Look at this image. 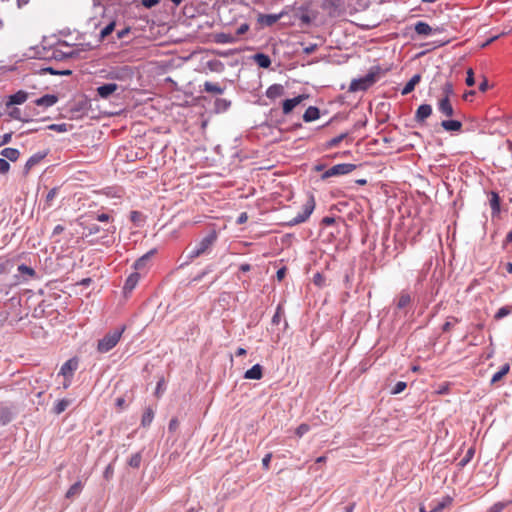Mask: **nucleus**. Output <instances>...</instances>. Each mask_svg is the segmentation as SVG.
Segmentation results:
<instances>
[{
    "label": "nucleus",
    "instance_id": "864d4df0",
    "mask_svg": "<svg viewBox=\"0 0 512 512\" xmlns=\"http://www.w3.org/2000/svg\"><path fill=\"white\" fill-rule=\"evenodd\" d=\"M49 129L55 130L58 132H65L66 131V124H52L49 126Z\"/></svg>",
    "mask_w": 512,
    "mask_h": 512
},
{
    "label": "nucleus",
    "instance_id": "6e6d98bb",
    "mask_svg": "<svg viewBox=\"0 0 512 512\" xmlns=\"http://www.w3.org/2000/svg\"><path fill=\"white\" fill-rule=\"evenodd\" d=\"M159 3V0H142L143 6L146 8H152Z\"/></svg>",
    "mask_w": 512,
    "mask_h": 512
},
{
    "label": "nucleus",
    "instance_id": "72a5a7b5",
    "mask_svg": "<svg viewBox=\"0 0 512 512\" xmlns=\"http://www.w3.org/2000/svg\"><path fill=\"white\" fill-rule=\"evenodd\" d=\"M18 271L21 274L28 276L29 278H34L36 276L35 270L33 268L25 265V264L19 265L18 266Z\"/></svg>",
    "mask_w": 512,
    "mask_h": 512
},
{
    "label": "nucleus",
    "instance_id": "9b49d317",
    "mask_svg": "<svg viewBox=\"0 0 512 512\" xmlns=\"http://www.w3.org/2000/svg\"><path fill=\"white\" fill-rule=\"evenodd\" d=\"M282 17V13L280 14H258L257 22L262 26H272L274 25L280 18Z\"/></svg>",
    "mask_w": 512,
    "mask_h": 512
},
{
    "label": "nucleus",
    "instance_id": "4468645a",
    "mask_svg": "<svg viewBox=\"0 0 512 512\" xmlns=\"http://www.w3.org/2000/svg\"><path fill=\"white\" fill-rule=\"evenodd\" d=\"M263 377V367L260 364H255L248 369L245 374V379L260 380Z\"/></svg>",
    "mask_w": 512,
    "mask_h": 512
},
{
    "label": "nucleus",
    "instance_id": "c03bdc74",
    "mask_svg": "<svg viewBox=\"0 0 512 512\" xmlns=\"http://www.w3.org/2000/svg\"><path fill=\"white\" fill-rule=\"evenodd\" d=\"M407 387V384L406 382H403V381H399L395 384L393 390H392V394H399L401 392H403Z\"/></svg>",
    "mask_w": 512,
    "mask_h": 512
},
{
    "label": "nucleus",
    "instance_id": "c756f323",
    "mask_svg": "<svg viewBox=\"0 0 512 512\" xmlns=\"http://www.w3.org/2000/svg\"><path fill=\"white\" fill-rule=\"evenodd\" d=\"M204 90L208 93H213L216 95L223 93V88H221L217 83L208 81L204 83Z\"/></svg>",
    "mask_w": 512,
    "mask_h": 512
},
{
    "label": "nucleus",
    "instance_id": "052dcab7",
    "mask_svg": "<svg viewBox=\"0 0 512 512\" xmlns=\"http://www.w3.org/2000/svg\"><path fill=\"white\" fill-rule=\"evenodd\" d=\"M322 225L324 226H330L335 223V219L333 217H324L321 221Z\"/></svg>",
    "mask_w": 512,
    "mask_h": 512
},
{
    "label": "nucleus",
    "instance_id": "1a4fd4ad",
    "mask_svg": "<svg viewBox=\"0 0 512 512\" xmlns=\"http://www.w3.org/2000/svg\"><path fill=\"white\" fill-rule=\"evenodd\" d=\"M117 90L118 85L115 83H106L96 89L98 96L102 99H108Z\"/></svg>",
    "mask_w": 512,
    "mask_h": 512
},
{
    "label": "nucleus",
    "instance_id": "37998d69",
    "mask_svg": "<svg viewBox=\"0 0 512 512\" xmlns=\"http://www.w3.org/2000/svg\"><path fill=\"white\" fill-rule=\"evenodd\" d=\"M282 315H283V309L279 305L276 309L274 316L272 317V323L278 325L281 321Z\"/></svg>",
    "mask_w": 512,
    "mask_h": 512
},
{
    "label": "nucleus",
    "instance_id": "a211bd4d",
    "mask_svg": "<svg viewBox=\"0 0 512 512\" xmlns=\"http://www.w3.org/2000/svg\"><path fill=\"white\" fill-rule=\"evenodd\" d=\"M28 98V93L25 91H18L15 94L11 95L9 97V100L7 102V106L9 105H16V104H22L24 103Z\"/></svg>",
    "mask_w": 512,
    "mask_h": 512
},
{
    "label": "nucleus",
    "instance_id": "473e14b6",
    "mask_svg": "<svg viewBox=\"0 0 512 512\" xmlns=\"http://www.w3.org/2000/svg\"><path fill=\"white\" fill-rule=\"evenodd\" d=\"M441 91H442V98L450 99V97L454 94L453 84L450 81H447L442 86Z\"/></svg>",
    "mask_w": 512,
    "mask_h": 512
},
{
    "label": "nucleus",
    "instance_id": "f8f14e48",
    "mask_svg": "<svg viewBox=\"0 0 512 512\" xmlns=\"http://www.w3.org/2000/svg\"><path fill=\"white\" fill-rule=\"evenodd\" d=\"M285 93V89L283 85L281 84H273L269 86L266 90V97L275 100L281 96H283Z\"/></svg>",
    "mask_w": 512,
    "mask_h": 512
},
{
    "label": "nucleus",
    "instance_id": "4be33fe9",
    "mask_svg": "<svg viewBox=\"0 0 512 512\" xmlns=\"http://www.w3.org/2000/svg\"><path fill=\"white\" fill-rule=\"evenodd\" d=\"M510 371V365L504 364L498 372H496L491 378V384L494 385L501 381Z\"/></svg>",
    "mask_w": 512,
    "mask_h": 512
},
{
    "label": "nucleus",
    "instance_id": "f257e3e1",
    "mask_svg": "<svg viewBox=\"0 0 512 512\" xmlns=\"http://www.w3.org/2000/svg\"><path fill=\"white\" fill-rule=\"evenodd\" d=\"M218 234L215 230L210 231L205 237L197 242L193 247H188L186 251L185 264L193 261L194 259L208 253L213 245L216 243Z\"/></svg>",
    "mask_w": 512,
    "mask_h": 512
},
{
    "label": "nucleus",
    "instance_id": "aec40b11",
    "mask_svg": "<svg viewBox=\"0 0 512 512\" xmlns=\"http://www.w3.org/2000/svg\"><path fill=\"white\" fill-rule=\"evenodd\" d=\"M441 126L446 131L458 132L462 129V123L458 120H443Z\"/></svg>",
    "mask_w": 512,
    "mask_h": 512
},
{
    "label": "nucleus",
    "instance_id": "bb28decb",
    "mask_svg": "<svg viewBox=\"0 0 512 512\" xmlns=\"http://www.w3.org/2000/svg\"><path fill=\"white\" fill-rule=\"evenodd\" d=\"M453 502V499L452 497L450 496H445L442 498V500L440 502L437 503V505L432 508L429 512H442L443 509H445L446 507H449Z\"/></svg>",
    "mask_w": 512,
    "mask_h": 512
},
{
    "label": "nucleus",
    "instance_id": "f3484780",
    "mask_svg": "<svg viewBox=\"0 0 512 512\" xmlns=\"http://www.w3.org/2000/svg\"><path fill=\"white\" fill-rule=\"evenodd\" d=\"M139 280H140V273L134 272V273L130 274L124 284V288H123L124 292L125 293L131 292L136 287Z\"/></svg>",
    "mask_w": 512,
    "mask_h": 512
},
{
    "label": "nucleus",
    "instance_id": "a878e982",
    "mask_svg": "<svg viewBox=\"0 0 512 512\" xmlns=\"http://www.w3.org/2000/svg\"><path fill=\"white\" fill-rule=\"evenodd\" d=\"M237 37L228 33H218L215 35V41L219 44H229L236 42Z\"/></svg>",
    "mask_w": 512,
    "mask_h": 512
},
{
    "label": "nucleus",
    "instance_id": "39448f33",
    "mask_svg": "<svg viewBox=\"0 0 512 512\" xmlns=\"http://www.w3.org/2000/svg\"><path fill=\"white\" fill-rule=\"evenodd\" d=\"M78 363L79 362L77 358H71L61 366L60 374L65 378V382L63 384L64 388H68L70 386L74 372L78 368Z\"/></svg>",
    "mask_w": 512,
    "mask_h": 512
},
{
    "label": "nucleus",
    "instance_id": "c85d7f7f",
    "mask_svg": "<svg viewBox=\"0 0 512 512\" xmlns=\"http://www.w3.org/2000/svg\"><path fill=\"white\" fill-rule=\"evenodd\" d=\"M411 303V296L409 293L403 291L398 297L397 307L399 309L407 307Z\"/></svg>",
    "mask_w": 512,
    "mask_h": 512
},
{
    "label": "nucleus",
    "instance_id": "774afa93",
    "mask_svg": "<svg viewBox=\"0 0 512 512\" xmlns=\"http://www.w3.org/2000/svg\"><path fill=\"white\" fill-rule=\"evenodd\" d=\"M116 406L120 409L124 408L125 406V399L123 397H119L116 399Z\"/></svg>",
    "mask_w": 512,
    "mask_h": 512
},
{
    "label": "nucleus",
    "instance_id": "4d7b16f0",
    "mask_svg": "<svg viewBox=\"0 0 512 512\" xmlns=\"http://www.w3.org/2000/svg\"><path fill=\"white\" fill-rule=\"evenodd\" d=\"M317 49V44H310L303 48V52L307 55L312 54Z\"/></svg>",
    "mask_w": 512,
    "mask_h": 512
},
{
    "label": "nucleus",
    "instance_id": "a19ab883",
    "mask_svg": "<svg viewBox=\"0 0 512 512\" xmlns=\"http://www.w3.org/2000/svg\"><path fill=\"white\" fill-rule=\"evenodd\" d=\"M458 322L457 318L451 317L449 318L442 326L443 332H449L454 325Z\"/></svg>",
    "mask_w": 512,
    "mask_h": 512
},
{
    "label": "nucleus",
    "instance_id": "ea45409f",
    "mask_svg": "<svg viewBox=\"0 0 512 512\" xmlns=\"http://www.w3.org/2000/svg\"><path fill=\"white\" fill-rule=\"evenodd\" d=\"M511 311H512L511 307H508V306L501 307L495 314V319L500 320V319L506 317L507 315H509L511 313Z\"/></svg>",
    "mask_w": 512,
    "mask_h": 512
},
{
    "label": "nucleus",
    "instance_id": "3c124183",
    "mask_svg": "<svg viewBox=\"0 0 512 512\" xmlns=\"http://www.w3.org/2000/svg\"><path fill=\"white\" fill-rule=\"evenodd\" d=\"M249 29H250L249 24H248V23H243V24H241V25L238 27V29H237V31H236V35H237V36L244 35L245 33H247V32L249 31Z\"/></svg>",
    "mask_w": 512,
    "mask_h": 512
},
{
    "label": "nucleus",
    "instance_id": "58836bf2",
    "mask_svg": "<svg viewBox=\"0 0 512 512\" xmlns=\"http://www.w3.org/2000/svg\"><path fill=\"white\" fill-rule=\"evenodd\" d=\"M510 502H497L493 506H491L486 512H502L505 507H507Z\"/></svg>",
    "mask_w": 512,
    "mask_h": 512
},
{
    "label": "nucleus",
    "instance_id": "8fccbe9b",
    "mask_svg": "<svg viewBox=\"0 0 512 512\" xmlns=\"http://www.w3.org/2000/svg\"><path fill=\"white\" fill-rule=\"evenodd\" d=\"M113 474H114V467L109 464L104 472H103V477L106 479V480H110L112 477H113Z\"/></svg>",
    "mask_w": 512,
    "mask_h": 512
},
{
    "label": "nucleus",
    "instance_id": "2f4dec72",
    "mask_svg": "<svg viewBox=\"0 0 512 512\" xmlns=\"http://www.w3.org/2000/svg\"><path fill=\"white\" fill-rule=\"evenodd\" d=\"M69 405H70V401L69 400L61 399V400L57 401V403L54 406L53 411H54L55 414L59 415L62 412H64Z\"/></svg>",
    "mask_w": 512,
    "mask_h": 512
},
{
    "label": "nucleus",
    "instance_id": "9d476101",
    "mask_svg": "<svg viewBox=\"0 0 512 512\" xmlns=\"http://www.w3.org/2000/svg\"><path fill=\"white\" fill-rule=\"evenodd\" d=\"M432 114V107L429 104L420 105L415 112V121L424 123L425 120Z\"/></svg>",
    "mask_w": 512,
    "mask_h": 512
},
{
    "label": "nucleus",
    "instance_id": "0e129e2a",
    "mask_svg": "<svg viewBox=\"0 0 512 512\" xmlns=\"http://www.w3.org/2000/svg\"><path fill=\"white\" fill-rule=\"evenodd\" d=\"M63 231H64V226L56 225L53 229L52 235L55 236V235L61 234Z\"/></svg>",
    "mask_w": 512,
    "mask_h": 512
},
{
    "label": "nucleus",
    "instance_id": "e433bc0d",
    "mask_svg": "<svg viewBox=\"0 0 512 512\" xmlns=\"http://www.w3.org/2000/svg\"><path fill=\"white\" fill-rule=\"evenodd\" d=\"M115 29V22L112 21L100 31V40L105 39Z\"/></svg>",
    "mask_w": 512,
    "mask_h": 512
},
{
    "label": "nucleus",
    "instance_id": "09e8293b",
    "mask_svg": "<svg viewBox=\"0 0 512 512\" xmlns=\"http://www.w3.org/2000/svg\"><path fill=\"white\" fill-rule=\"evenodd\" d=\"M10 169V164L8 163V161L4 158H1L0 159V173L1 174H6Z\"/></svg>",
    "mask_w": 512,
    "mask_h": 512
},
{
    "label": "nucleus",
    "instance_id": "ddd939ff",
    "mask_svg": "<svg viewBox=\"0 0 512 512\" xmlns=\"http://www.w3.org/2000/svg\"><path fill=\"white\" fill-rule=\"evenodd\" d=\"M438 110L446 117L454 115V109L451 105L450 99L441 98L438 102Z\"/></svg>",
    "mask_w": 512,
    "mask_h": 512
},
{
    "label": "nucleus",
    "instance_id": "423d86ee",
    "mask_svg": "<svg viewBox=\"0 0 512 512\" xmlns=\"http://www.w3.org/2000/svg\"><path fill=\"white\" fill-rule=\"evenodd\" d=\"M355 169H356L355 164H351V163L337 164V165L332 166L328 170H326L324 172V174L322 175V179H327V178L333 177V176L346 175V174L351 173Z\"/></svg>",
    "mask_w": 512,
    "mask_h": 512
},
{
    "label": "nucleus",
    "instance_id": "f03ea898",
    "mask_svg": "<svg viewBox=\"0 0 512 512\" xmlns=\"http://www.w3.org/2000/svg\"><path fill=\"white\" fill-rule=\"evenodd\" d=\"M125 330L126 326L123 325L113 331L106 333L103 338L98 340L97 351L99 353H107L112 350L119 343Z\"/></svg>",
    "mask_w": 512,
    "mask_h": 512
},
{
    "label": "nucleus",
    "instance_id": "7ed1b4c3",
    "mask_svg": "<svg viewBox=\"0 0 512 512\" xmlns=\"http://www.w3.org/2000/svg\"><path fill=\"white\" fill-rule=\"evenodd\" d=\"M314 209H315V200H314V197L312 195H310L308 197L307 201L303 204L302 211L300 213H298L297 216H295L294 218L289 220L287 222V225L294 226V225H297V224L307 221V219L310 217V215L312 214Z\"/></svg>",
    "mask_w": 512,
    "mask_h": 512
},
{
    "label": "nucleus",
    "instance_id": "69168bd1",
    "mask_svg": "<svg viewBox=\"0 0 512 512\" xmlns=\"http://www.w3.org/2000/svg\"><path fill=\"white\" fill-rule=\"evenodd\" d=\"M88 229H89V231H88V234H86L87 236H88V235H92V234H96V233H98V232H99V230H100V229H99V226H98V225H95V224H94V225H92V226H90Z\"/></svg>",
    "mask_w": 512,
    "mask_h": 512
},
{
    "label": "nucleus",
    "instance_id": "2eb2a0df",
    "mask_svg": "<svg viewBox=\"0 0 512 512\" xmlns=\"http://www.w3.org/2000/svg\"><path fill=\"white\" fill-rule=\"evenodd\" d=\"M414 29L418 35H422V36H428V35L435 33L439 30L438 28L433 29L428 23L423 22V21L417 22L415 24Z\"/></svg>",
    "mask_w": 512,
    "mask_h": 512
},
{
    "label": "nucleus",
    "instance_id": "f704fd0d",
    "mask_svg": "<svg viewBox=\"0 0 512 512\" xmlns=\"http://www.w3.org/2000/svg\"><path fill=\"white\" fill-rule=\"evenodd\" d=\"M490 205L494 212L498 213L500 211V198L497 193H491Z\"/></svg>",
    "mask_w": 512,
    "mask_h": 512
},
{
    "label": "nucleus",
    "instance_id": "603ef678",
    "mask_svg": "<svg viewBox=\"0 0 512 512\" xmlns=\"http://www.w3.org/2000/svg\"><path fill=\"white\" fill-rule=\"evenodd\" d=\"M271 458H272V454L271 453H268L264 456V458L262 459V465H263V468L268 470L269 467H270V461H271Z\"/></svg>",
    "mask_w": 512,
    "mask_h": 512
},
{
    "label": "nucleus",
    "instance_id": "b1692460",
    "mask_svg": "<svg viewBox=\"0 0 512 512\" xmlns=\"http://www.w3.org/2000/svg\"><path fill=\"white\" fill-rule=\"evenodd\" d=\"M421 76L419 74L414 75L404 86L402 89V95H407L411 93L415 86L420 82Z\"/></svg>",
    "mask_w": 512,
    "mask_h": 512
},
{
    "label": "nucleus",
    "instance_id": "cd10ccee",
    "mask_svg": "<svg viewBox=\"0 0 512 512\" xmlns=\"http://www.w3.org/2000/svg\"><path fill=\"white\" fill-rule=\"evenodd\" d=\"M154 419V410L151 407H147L143 413L141 419V425L143 427H148Z\"/></svg>",
    "mask_w": 512,
    "mask_h": 512
},
{
    "label": "nucleus",
    "instance_id": "338daca9",
    "mask_svg": "<svg viewBox=\"0 0 512 512\" xmlns=\"http://www.w3.org/2000/svg\"><path fill=\"white\" fill-rule=\"evenodd\" d=\"M247 219H248L247 214H246L245 212H243V213H241V214L239 215V217H238V219H237V223H238V224H243V223H245V222L247 221Z\"/></svg>",
    "mask_w": 512,
    "mask_h": 512
},
{
    "label": "nucleus",
    "instance_id": "5701e85b",
    "mask_svg": "<svg viewBox=\"0 0 512 512\" xmlns=\"http://www.w3.org/2000/svg\"><path fill=\"white\" fill-rule=\"evenodd\" d=\"M83 489V484L81 481H77L73 485L70 486V488L67 490L65 497L67 499H73L74 497L78 496Z\"/></svg>",
    "mask_w": 512,
    "mask_h": 512
},
{
    "label": "nucleus",
    "instance_id": "393cba45",
    "mask_svg": "<svg viewBox=\"0 0 512 512\" xmlns=\"http://www.w3.org/2000/svg\"><path fill=\"white\" fill-rule=\"evenodd\" d=\"M1 155L5 158V159H8L12 162H15L18 160L19 156H20V152L18 149H15V148H4L2 151H1Z\"/></svg>",
    "mask_w": 512,
    "mask_h": 512
},
{
    "label": "nucleus",
    "instance_id": "49530a36",
    "mask_svg": "<svg viewBox=\"0 0 512 512\" xmlns=\"http://www.w3.org/2000/svg\"><path fill=\"white\" fill-rule=\"evenodd\" d=\"M140 462H141V456L140 454H134L130 460H129V465L131 467H135V468H138L139 465H140Z\"/></svg>",
    "mask_w": 512,
    "mask_h": 512
},
{
    "label": "nucleus",
    "instance_id": "20e7f679",
    "mask_svg": "<svg viewBox=\"0 0 512 512\" xmlns=\"http://www.w3.org/2000/svg\"><path fill=\"white\" fill-rule=\"evenodd\" d=\"M376 82V74L373 72L368 73L366 76L354 79L349 86L350 92L366 91Z\"/></svg>",
    "mask_w": 512,
    "mask_h": 512
},
{
    "label": "nucleus",
    "instance_id": "7c9ffc66",
    "mask_svg": "<svg viewBox=\"0 0 512 512\" xmlns=\"http://www.w3.org/2000/svg\"><path fill=\"white\" fill-rule=\"evenodd\" d=\"M154 254V251H150L148 253H146L145 255H143L141 258H139L135 263H134V268L136 270H142L145 268L146 266V263L147 261L150 259V257Z\"/></svg>",
    "mask_w": 512,
    "mask_h": 512
},
{
    "label": "nucleus",
    "instance_id": "5fc2aeb1",
    "mask_svg": "<svg viewBox=\"0 0 512 512\" xmlns=\"http://www.w3.org/2000/svg\"><path fill=\"white\" fill-rule=\"evenodd\" d=\"M163 385H164V380H163V379H161V380L157 383L156 390H155V394H156V396H157V397H160V396H161V394L163 393V391H164V387H163Z\"/></svg>",
    "mask_w": 512,
    "mask_h": 512
},
{
    "label": "nucleus",
    "instance_id": "de8ad7c7",
    "mask_svg": "<svg viewBox=\"0 0 512 512\" xmlns=\"http://www.w3.org/2000/svg\"><path fill=\"white\" fill-rule=\"evenodd\" d=\"M466 84L467 86H473L475 84V78H474V72L473 69L469 68L467 70V77H466Z\"/></svg>",
    "mask_w": 512,
    "mask_h": 512
},
{
    "label": "nucleus",
    "instance_id": "e2e57ef3",
    "mask_svg": "<svg viewBox=\"0 0 512 512\" xmlns=\"http://www.w3.org/2000/svg\"><path fill=\"white\" fill-rule=\"evenodd\" d=\"M285 275H286V269H285V268H281V269H279V270L277 271V273H276V277H277V279H278L279 281L283 280V279H284V277H285Z\"/></svg>",
    "mask_w": 512,
    "mask_h": 512
},
{
    "label": "nucleus",
    "instance_id": "412c9836",
    "mask_svg": "<svg viewBox=\"0 0 512 512\" xmlns=\"http://www.w3.org/2000/svg\"><path fill=\"white\" fill-rule=\"evenodd\" d=\"M253 60L259 65L261 68H269L271 65V59L268 55L263 53H257L253 56Z\"/></svg>",
    "mask_w": 512,
    "mask_h": 512
},
{
    "label": "nucleus",
    "instance_id": "bf43d9fd",
    "mask_svg": "<svg viewBox=\"0 0 512 512\" xmlns=\"http://www.w3.org/2000/svg\"><path fill=\"white\" fill-rule=\"evenodd\" d=\"M489 88L488 80L484 77L482 82L479 85V90L481 92H486Z\"/></svg>",
    "mask_w": 512,
    "mask_h": 512
},
{
    "label": "nucleus",
    "instance_id": "a18cd8bd",
    "mask_svg": "<svg viewBox=\"0 0 512 512\" xmlns=\"http://www.w3.org/2000/svg\"><path fill=\"white\" fill-rule=\"evenodd\" d=\"M43 158V156H37V155H34L32 157H30L28 159V161L26 162V167L28 169L32 168L33 166H35L37 163H39V161Z\"/></svg>",
    "mask_w": 512,
    "mask_h": 512
},
{
    "label": "nucleus",
    "instance_id": "13d9d810",
    "mask_svg": "<svg viewBox=\"0 0 512 512\" xmlns=\"http://www.w3.org/2000/svg\"><path fill=\"white\" fill-rule=\"evenodd\" d=\"M9 115L13 118V119H17V120H23L21 118V112L18 108H14L10 113Z\"/></svg>",
    "mask_w": 512,
    "mask_h": 512
},
{
    "label": "nucleus",
    "instance_id": "c9c22d12",
    "mask_svg": "<svg viewBox=\"0 0 512 512\" xmlns=\"http://www.w3.org/2000/svg\"><path fill=\"white\" fill-rule=\"evenodd\" d=\"M58 188L55 187V188H52L46 195V198H45V206L46 207H51L52 206V202L53 200L56 198V196L58 195Z\"/></svg>",
    "mask_w": 512,
    "mask_h": 512
},
{
    "label": "nucleus",
    "instance_id": "6ab92c4d",
    "mask_svg": "<svg viewBox=\"0 0 512 512\" xmlns=\"http://www.w3.org/2000/svg\"><path fill=\"white\" fill-rule=\"evenodd\" d=\"M320 117V111L317 107L310 106L306 109L303 114V120L305 122H312L317 120Z\"/></svg>",
    "mask_w": 512,
    "mask_h": 512
},
{
    "label": "nucleus",
    "instance_id": "dca6fc26",
    "mask_svg": "<svg viewBox=\"0 0 512 512\" xmlns=\"http://www.w3.org/2000/svg\"><path fill=\"white\" fill-rule=\"evenodd\" d=\"M58 101V97L56 95H52V94H46L40 98H38L36 101H35V104L37 106H43V107H51L53 106L54 104H56Z\"/></svg>",
    "mask_w": 512,
    "mask_h": 512
},
{
    "label": "nucleus",
    "instance_id": "0eeeda50",
    "mask_svg": "<svg viewBox=\"0 0 512 512\" xmlns=\"http://www.w3.org/2000/svg\"><path fill=\"white\" fill-rule=\"evenodd\" d=\"M133 75L134 71L130 66H121L111 69L108 73V78L120 81H127L132 79Z\"/></svg>",
    "mask_w": 512,
    "mask_h": 512
},
{
    "label": "nucleus",
    "instance_id": "79ce46f5",
    "mask_svg": "<svg viewBox=\"0 0 512 512\" xmlns=\"http://www.w3.org/2000/svg\"><path fill=\"white\" fill-rule=\"evenodd\" d=\"M310 430V426L306 423H302L300 424L296 430H295V434L301 438L304 434H306L308 431Z\"/></svg>",
    "mask_w": 512,
    "mask_h": 512
},
{
    "label": "nucleus",
    "instance_id": "6e6552de",
    "mask_svg": "<svg viewBox=\"0 0 512 512\" xmlns=\"http://www.w3.org/2000/svg\"><path fill=\"white\" fill-rule=\"evenodd\" d=\"M306 99H308V95L301 94V95H298L297 97H294L292 99L284 100L283 103H282L283 114L284 115L290 114L297 105H299L300 103H302Z\"/></svg>",
    "mask_w": 512,
    "mask_h": 512
},
{
    "label": "nucleus",
    "instance_id": "680f3d73",
    "mask_svg": "<svg viewBox=\"0 0 512 512\" xmlns=\"http://www.w3.org/2000/svg\"><path fill=\"white\" fill-rule=\"evenodd\" d=\"M110 219V215L106 213H102L97 216V220L100 222H108Z\"/></svg>",
    "mask_w": 512,
    "mask_h": 512
},
{
    "label": "nucleus",
    "instance_id": "4c0bfd02",
    "mask_svg": "<svg viewBox=\"0 0 512 512\" xmlns=\"http://www.w3.org/2000/svg\"><path fill=\"white\" fill-rule=\"evenodd\" d=\"M347 137V133H342L327 142V148H333L339 145V143Z\"/></svg>",
    "mask_w": 512,
    "mask_h": 512
}]
</instances>
